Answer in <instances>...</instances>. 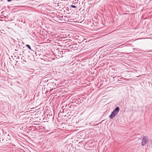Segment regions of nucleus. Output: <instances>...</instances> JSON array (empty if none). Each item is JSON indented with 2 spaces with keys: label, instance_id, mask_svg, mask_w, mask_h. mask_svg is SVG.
<instances>
[{
  "label": "nucleus",
  "instance_id": "nucleus-1",
  "mask_svg": "<svg viewBox=\"0 0 152 152\" xmlns=\"http://www.w3.org/2000/svg\"><path fill=\"white\" fill-rule=\"evenodd\" d=\"M120 110V108L118 107H117L112 112L109 117L110 118H114L118 113Z\"/></svg>",
  "mask_w": 152,
  "mask_h": 152
},
{
  "label": "nucleus",
  "instance_id": "nucleus-2",
  "mask_svg": "<svg viewBox=\"0 0 152 152\" xmlns=\"http://www.w3.org/2000/svg\"><path fill=\"white\" fill-rule=\"evenodd\" d=\"M149 140L148 137L147 136H144L142 138L141 142L142 145L145 146L149 141Z\"/></svg>",
  "mask_w": 152,
  "mask_h": 152
},
{
  "label": "nucleus",
  "instance_id": "nucleus-3",
  "mask_svg": "<svg viewBox=\"0 0 152 152\" xmlns=\"http://www.w3.org/2000/svg\"><path fill=\"white\" fill-rule=\"evenodd\" d=\"M72 104H71L69 103L68 104V105H66L65 107H66V108H67L69 110V108H71V106L72 105Z\"/></svg>",
  "mask_w": 152,
  "mask_h": 152
},
{
  "label": "nucleus",
  "instance_id": "nucleus-4",
  "mask_svg": "<svg viewBox=\"0 0 152 152\" xmlns=\"http://www.w3.org/2000/svg\"><path fill=\"white\" fill-rule=\"evenodd\" d=\"M26 46L31 51H33V50L31 49L30 46L29 45H26Z\"/></svg>",
  "mask_w": 152,
  "mask_h": 152
},
{
  "label": "nucleus",
  "instance_id": "nucleus-5",
  "mask_svg": "<svg viewBox=\"0 0 152 152\" xmlns=\"http://www.w3.org/2000/svg\"><path fill=\"white\" fill-rule=\"evenodd\" d=\"M71 7L72 8H75L76 7L75 5H71Z\"/></svg>",
  "mask_w": 152,
  "mask_h": 152
},
{
  "label": "nucleus",
  "instance_id": "nucleus-6",
  "mask_svg": "<svg viewBox=\"0 0 152 152\" xmlns=\"http://www.w3.org/2000/svg\"><path fill=\"white\" fill-rule=\"evenodd\" d=\"M12 0H7V1H8V2H10V1H12Z\"/></svg>",
  "mask_w": 152,
  "mask_h": 152
},
{
  "label": "nucleus",
  "instance_id": "nucleus-7",
  "mask_svg": "<svg viewBox=\"0 0 152 152\" xmlns=\"http://www.w3.org/2000/svg\"><path fill=\"white\" fill-rule=\"evenodd\" d=\"M129 80V79H127V80Z\"/></svg>",
  "mask_w": 152,
  "mask_h": 152
},
{
  "label": "nucleus",
  "instance_id": "nucleus-8",
  "mask_svg": "<svg viewBox=\"0 0 152 152\" xmlns=\"http://www.w3.org/2000/svg\"><path fill=\"white\" fill-rule=\"evenodd\" d=\"M133 49H134V50L135 49V48H133Z\"/></svg>",
  "mask_w": 152,
  "mask_h": 152
}]
</instances>
